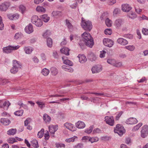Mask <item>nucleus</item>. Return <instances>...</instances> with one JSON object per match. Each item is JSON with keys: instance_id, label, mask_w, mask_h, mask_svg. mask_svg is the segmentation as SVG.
Listing matches in <instances>:
<instances>
[{"instance_id": "obj_1", "label": "nucleus", "mask_w": 148, "mask_h": 148, "mask_svg": "<svg viewBox=\"0 0 148 148\" xmlns=\"http://www.w3.org/2000/svg\"><path fill=\"white\" fill-rule=\"evenodd\" d=\"M82 40L87 47L92 48L94 45L93 38L88 32H85L82 34Z\"/></svg>"}, {"instance_id": "obj_2", "label": "nucleus", "mask_w": 148, "mask_h": 148, "mask_svg": "<svg viewBox=\"0 0 148 148\" xmlns=\"http://www.w3.org/2000/svg\"><path fill=\"white\" fill-rule=\"evenodd\" d=\"M81 26L85 30L90 31L92 28L91 22L89 21L83 20L82 18V21L81 23Z\"/></svg>"}, {"instance_id": "obj_3", "label": "nucleus", "mask_w": 148, "mask_h": 148, "mask_svg": "<svg viewBox=\"0 0 148 148\" xmlns=\"http://www.w3.org/2000/svg\"><path fill=\"white\" fill-rule=\"evenodd\" d=\"M21 66L18 61L16 60H13V67L10 70L11 73H16L18 72L19 69H21Z\"/></svg>"}, {"instance_id": "obj_4", "label": "nucleus", "mask_w": 148, "mask_h": 148, "mask_svg": "<svg viewBox=\"0 0 148 148\" xmlns=\"http://www.w3.org/2000/svg\"><path fill=\"white\" fill-rule=\"evenodd\" d=\"M125 130L122 125L118 124L116 127L114 128V132L115 133H117L120 136H121L125 133Z\"/></svg>"}, {"instance_id": "obj_5", "label": "nucleus", "mask_w": 148, "mask_h": 148, "mask_svg": "<svg viewBox=\"0 0 148 148\" xmlns=\"http://www.w3.org/2000/svg\"><path fill=\"white\" fill-rule=\"evenodd\" d=\"M31 21L32 23L38 27L41 26L43 24L42 21L37 16H33L32 18Z\"/></svg>"}, {"instance_id": "obj_6", "label": "nucleus", "mask_w": 148, "mask_h": 148, "mask_svg": "<svg viewBox=\"0 0 148 148\" xmlns=\"http://www.w3.org/2000/svg\"><path fill=\"white\" fill-rule=\"evenodd\" d=\"M20 47L18 45L15 46H12L9 45L8 47H4L3 49V53H11L12 52L13 50H17Z\"/></svg>"}, {"instance_id": "obj_7", "label": "nucleus", "mask_w": 148, "mask_h": 148, "mask_svg": "<svg viewBox=\"0 0 148 148\" xmlns=\"http://www.w3.org/2000/svg\"><path fill=\"white\" fill-rule=\"evenodd\" d=\"M105 121L109 125L113 126L114 125V118L112 116H106L105 117Z\"/></svg>"}, {"instance_id": "obj_8", "label": "nucleus", "mask_w": 148, "mask_h": 148, "mask_svg": "<svg viewBox=\"0 0 148 148\" xmlns=\"http://www.w3.org/2000/svg\"><path fill=\"white\" fill-rule=\"evenodd\" d=\"M10 103L8 101H6L5 102L2 100H0V108L3 109L5 110H7Z\"/></svg>"}, {"instance_id": "obj_9", "label": "nucleus", "mask_w": 148, "mask_h": 148, "mask_svg": "<svg viewBox=\"0 0 148 148\" xmlns=\"http://www.w3.org/2000/svg\"><path fill=\"white\" fill-rule=\"evenodd\" d=\"M103 44L105 46L112 47L114 45V41L109 38H104L103 40Z\"/></svg>"}, {"instance_id": "obj_10", "label": "nucleus", "mask_w": 148, "mask_h": 148, "mask_svg": "<svg viewBox=\"0 0 148 148\" xmlns=\"http://www.w3.org/2000/svg\"><path fill=\"white\" fill-rule=\"evenodd\" d=\"M141 136L143 138L145 137L148 134V126L144 125L142 127L141 131Z\"/></svg>"}, {"instance_id": "obj_11", "label": "nucleus", "mask_w": 148, "mask_h": 148, "mask_svg": "<svg viewBox=\"0 0 148 148\" xmlns=\"http://www.w3.org/2000/svg\"><path fill=\"white\" fill-rule=\"evenodd\" d=\"M102 69L101 66L96 65L92 67L91 71L93 73H97L101 71Z\"/></svg>"}, {"instance_id": "obj_12", "label": "nucleus", "mask_w": 148, "mask_h": 148, "mask_svg": "<svg viewBox=\"0 0 148 148\" xmlns=\"http://www.w3.org/2000/svg\"><path fill=\"white\" fill-rule=\"evenodd\" d=\"M25 32L28 34L32 33L34 31V29L32 25L30 23L26 26L25 29Z\"/></svg>"}, {"instance_id": "obj_13", "label": "nucleus", "mask_w": 148, "mask_h": 148, "mask_svg": "<svg viewBox=\"0 0 148 148\" xmlns=\"http://www.w3.org/2000/svg\"><path fill=\"white\" fill-rule=\"evenodd\" d=\"M123 24V21L121 19H116L114 23V25L117 28H119L121 27Z\"/></svg>"}, {"instance_id": "obj_14", "label": "nucleus", "mask_w": 148, "mask_h": 148, "mask_svg": "<svg viewBox=\"0 0 148 148\" xmlns=\"http://www.w3.org/2000/svg\"><path fill=\"white\" fill-rule=\"evenodd\" d=\"M117 42L123 46H125L128 44V41L123 38H119L117 40Z\"/></svg>"}, {"instance_id": "obj_15", "label": "nucleus", "mask_w": 148, "mask_h": 148, "mask_svg": "<svg viewBox=\"0 0 148 148\" xmlns=\"http://www.w3.org/2000/svg\"><path fill=\"white\" fill-rule=\"evenodd\" d=\"M10 5V3L5 2L2 3L0 5V9L1 11H5L9 7Z\"/></svg>"}, {"instance_id": "obj_16", "label": "nucleus", "mask_w": 148, "mask_h": 148, "mask_svg": "<svg viewBox=\"0 0 148 148\" xmlns=\"http://www.w3.org/2000/svg\"><path fill=\"white\" fill-rule=\"evenodd\" d=\"M62 15V12L59 11H53L51 13V16L54 18H58Z\"/></svg>"}, {"instance_id": "obj_17", "label": "nucleus", "mask_w": 148, "mask_h": 148, "mask_svg": "<svg viewBox=\"0 0 148 148\" xmlns=\"http://www.w3.org/2000/svg\"><path fill=\"white\" fill-rule=\"evenodd\" d=\"M138 121L136 119L133 117H131L128 119L126 121V123L128 124H133L136 123Z\"/></svg>"}, {"instance_id": "obj_18", "label": "nucleus", "mask_w": 148, "mask_h": 148, "mask_svg": "<svg viewBox=\"0 0 148 148\" xmlns=\"http://www.w3.org/2000/svg\"><path fill=\"white\" fill-rule=\"evenodd\" d=\"M132 8L128 4H125L122 5V9L123 11L128 12Z\"/></svg>"}, {"instance_id": "obj_19", "label": "nucleus", "mask_w": 148, "mask_h": 148, "mask_svg": "<svg viewBox=\"0 0 148 148\" xmlns=\"http://www.w3.org/2000/svg\"><path fill=\"white\" fill-rule=\"evenodd\" d=\"M79 58V62L82 63H84L87 61V58L84 55L79 54L78 56Z\"/></svg>"}, {"instance_id": "obj_20", "label": "nucleus", "mask_w": 148, "mask_h": 148, "mask_svg": "<svg viewBox=\"0 0 148 148\" xmlns=\"http://www.w3.org/2000/svg\"><path fill=\"white\" fill-rule=\"evenodd\" d=\"M88 58L91 61H95L96 59V57L94 54L92 52H90L88 55Z\"/></svg>"}, {"instance_id": "obj_21", "label": "nucleus", "mask_w": 148, "mask_h": 148, "mask_svg": "<svg viewBox=\"0 0 148 148\" xmlns=\"http://www.w3.org/2000/svg\"><path fill=\"white\" fill-rule=\"evenodd\" d=\"M75 125L79 129L83 128L85 126V125L84 123L80 121H79L76 123Z\"/></svg>"}, {"instance_id": "obj_22", "label": "nucleus", "mask_w": 148, "mask_h": 148, "mask_svg": "<svg viewBox=\"0 0 148 148\" xmlns=\"http://www.w3.org/2000/svg\"><path fill=\"white\" fill-rule=\"evenodd\" d=\"M61 52L66 56H69V51L70 49L66 47H64L60 50Z\"/></svg>"}, {"instance_id": "obj_23", "label": "nucleus", "mask_w": 148, "mask_h": 148, "mask_svg": "<svg viewBox=\"0 0 148 148\" xmlns=\"http://www.w3.org/2000/svg\"><path fill=\"white\" fill-rule=\"evenodd\" d=\"M41 19L45 22H48L49 20L50 17L47 14H44L40 16Z\"/></svg>"}, {"instance_id": "obj_24", "label": "nucleus", "mask_w": 148, "mask_h": 148, "mask_svg": "<svg viewBox=\"0 0 148 148\" xmlns=\"http://www.w3.org/2000/svg\"><path fill=\"white\" fill-rule=\"evenodd\" d=\"M1 122L5 125H9L10 123V120L8 119L3 118L1 119Z\"/></svg>"}, {"instance_id": "obj_25", "label": "nucleus", "mask_w": 148, "mask_h": 148, "mask_svg": "<svg viewBox=\"0 0 148 148\" xmlns=\"http://www.w3.org/2000/svg\"><path fill=\"white\" fill-rule=\"evenodd\" d=\"M24 50L26 53L27 54H30L33 51V49L31 47H25L24 48Z\"/></svg>"}, {"instance_id": "obj_26", "label": "nucleus", "mask_w": 148, "mask_h": 148, "mask_svg": "<svg viewBox=\"0 0 148 148\" xmlns=\"http://www.w3.org/2000/svg\"><path fill=\"white\" fill-rule=\"evenodd\" d=\"M44 121L46 123L49 122L51 121L50 117L47 114H45L43 116Z\"/></svg>"}, {"instance_id": "obj_27", "label": "nucleus", "mask_w": 148, "mask_h": 148, "mask_svg": "<svg viewBox=\"0 0 148 148\" xmlns=\"http://www.w3.org/2000/svg\"><path fill=\"white\" fill-rule=\"evenodd\" d=\"M32 145L35 148H37L39 147V146L38 145V141L36 139L33 140L31 142Z\"/></svg>"}, {"instance_id": "obj_28", "label": "nucleus", "mask_w": 148, "mask_h": 148, "mask_svg": "<svg viewBox=\"0 0 148 148\" xmlns=\"http://www.w3.org/2000/svg\"><path fill=\"white\" fill-rule=\"evenodd\" d=\"M16 132V129H11L8 130L7 132V134L9 135H13Z\"/></svg>"}, {"instance_id": "obj_29", "label": "nucleus", "mask_w": 148, "mask_h": 148, "mask_svg": "<svg viewBox=\"0 0 148 148\" xmlns=\"http://www.w3.org/2000/svg\"><path fill=\"white\" fill-rule=\"evenodd\" d=\"M51 73L53 75H56L58 73V71L57 69L54 67H52L50 69Z\"/></svg>"}, {"instance_id": "obj_30", "label": "nucleus", "mask_w": 148, "mask_h": 148, "mask_svg": "<svg viewBox=\"0 0 148 148\" xmlns=\"http://www.w3.org/2000/svg\"><path fill=\"white\" fill-rule=\"evenodd\" d=\"M53 41L51 38H48L47 39V44L48 47H51L52 45Z\"/></svg>"}, {"instance_id": "obj_31", "label": "nucleus", "mask_w": 148, "mask_h": 148, "mask_svg": "<svg viewBox=\"0 0 148 148\" xmlns=\"http://www.w3.org/2000/svg\"><path fill=\"white\" fill-rule=\"evenodd\" d=\"M44 129L42 128L38 132L37 134V136L38 138H41L43 137L44 135Z\"/></svg>"}, {"instance_id": "obj_32", "label": "nucleus", "mask_w": 148, "mask_h": 148, "mask_svg": "<svg viewBox=\"0 0 148 148\" xmlns=\"http://www.w3.org/2000/svg\"><path fill=\"white\" fill-rule=\"evenodd\" d=\"M23 110H21L15 112H14V114L16 116H21L23 115Z\"/></svg>"}, {"instance_id": "obj_33", "label": "nucleus", "mask_w": 148, "mask_h": 148, "mask_svg": "<svg viewBox=\"0 0 148 148\" xmlns=\"http://www.w3.org/2000/svg\"><path fill=\"white\" fill-rule=\"evenodd\" d=\"M36 10L39 12H45L46 11L45 9L42 7L38 6L36 8Z\"/></svg>"}, {"instance_id": "obj_34", "label": "nucleus", "mask_w": 148, "mask_h": 148, "mask_svg": "<svg viewBox=\"0 0 148 148\" xmlns=\"http://www.w3.org/2000/svg\"><path fill=\"white\" fill-rule=\"evenodd\" d=\"M49 73V70L47 69L46 68L43 69L41 71L42 74L45 76L47 75Z\"/></svg>"}, {"instance_id": "obj_35", "label": "nucleus", "mask_w": 148, "mask_h": 148, "mask_svg": "<svg viewBox=\"0 0 148 148\" xmlns=\"http://www.w3.org/2000/svg\"><path fill=\"white\" fill-rule=\"evenodd\" d=\"M99 139L97 137L90 138L89 139V141L90 142L92 143L98 141Z\"/></svg>"}, {"instance_id": "obj_36", "label": "nucleus", "mask_w": 148, "mask_h": 148, "mask_svg": "<svg viewBox=\"0 0 148 148\" xmlns=\"http://www.w3.org/2000/svg\"><path fill=\"white\" fill-rule=\"evenodd\" d=\"M77 137L75 136H74L73 137L70 138H69L66 139V141L67 142L69 143L71 142H73L75 141V139H77Z\"/></svg>"}, {"instance_id": "obj_37", "label": "nucleus", "mask_w": 148, "mask_h": 148, "mask_svg": "<svg viewBox=\"0 0 148 148\" xmlns=\"http://www.w3.org/2000/svg\"><path fill=\"white\" fill-rule=\"evenodd\" d=\"M105 23L106 25L109 27H110L112 25V21L108 18H107L105 20Z\"/></svg>"}, {"instance_id": "obj_38", "label": "nucleus", "mask_w": 148, "mask_h": 148, "mask_svg": "<svg viewBox=\"0 0 148 148\" xmlns=\"http://www.w3.org/2000/svg\"><path fill=\"white\" fill-rule=\"evenodd\" d=\"M125 48L130 51H132L134 50L135 47L133 45H129L125 47Z\"/></svg>"}, {"instance_id": "obj_39", "label": "nucleus", "mask_w": 148, "mask_h": 148, "mask_svg": "<svg viewBox=\"0 0 148 148\" xmlns=\"http://www.w3.org/2000/svg\"><path fill=\"white\" fill-rule=\"evenodd\" d=\"M49 131L50 133L52 134H54L55 132L57 131V129L54 126L49 128Z\"/></svg>"}, {"instance_id": "obj_40", "label": "nucleus", "mask_w": 148, "mask_h": 148, "mask_svg": "<svg viewBox=\"0 0 148 148\" xmlns=\"http://www.w3.org/2000/svg\"><path fill=\"white\" fill-rule=\"evenodd\" d=\"M64 63L66 65H67L71 66H73V62L68 59L65 60L64 61Z\"/></svg>"}, {"instance_id": "obj_41", "label": "nucleus", "mask_w": 148, "mask_h": 148, "mask_svg": "<svg viewBox=\"0 0 148 148\" xmlns=\"http://www.w3.org/2000/svg\"><path fill=\"white\" fill-rule=\"evenodd\" d=\"M8 142L10 144H13L14 142H17V141L14 138H10L7 140Z\"/></svg>"}, {"instance_id": "obj_42", "label": "nucleus", "mask_w": 148, "mask_h": 148, "mask_svg": "<svg viewBox=\"0 0 148 148\" xmlns=\"http://www.w3.org/2000/svg\"><path fill=\"white\" fill-rule=\"evenodd\" d=\"M93 128V126H91L90 127L89 129H86L85 130V132L88 134H89L92 132Z\"/></svg>"}, {"instance_id": "obj_43", "label": "nucleus", "mask_w": 148, "mask_h": 148, "mask_svg": "<svg viewBox=\"0 0 148 148\" xmlns=\"http://www.w3.org/2000/svg\"><path fill=\"white\" fill-rule=\"evenodd\" d=\"M66 25H67L69 29H72L73 28V26L71 23L69 22L68 20L66 19Z\"/></svg>"}, {"instance_id": "obj_44", "label": "nucleus", "mask_w": 148, "mask_h": 148, "mask_svg": "<svg viewBox=\"0 0 148 148\" xmlns=\"http://www.w3.org/2000/svg\"><path fill=\"white\" fill-rule=\"evenodd\" d=\"M123 112L122 111L118 112L115 117V120L116 121L119 120Z\"/></svg>"}, {"instance_id": "obj_45", "label": "nucleus", "mask_w": 148, "mask_h": 148, "mask_svg": "<svg viewBox=\"0 0 148 148\" xmlns=\"http://www.w3.org/2000/svg\"><path fill=\"white\" fill-rule=\"evenodd\" d=\"M143 123H140L138 125L135 126L133 129V130L136 131L138 130L139 128L142 126Z\"/></svg>"}, {"instance_id": "obj_46", "label": "nucleus", "mask_w": 148, "mask_h": 148, "mask_svg": "<svg viewBox=\"0 0 148 148\" xmlns=\"http://www.w3.org/2000/svg\"><path fill=\"white\" fill-rule=\"evenodd\" d=\"M72 124L71 123H66L64 124V126L68 129H70L71 127H73Z\"/></svg>"}, {"instance_id": "obj_47", "label": "nucleus", "mask_w": 148, "mask_h": 148, "mask_svg": "<svg viewBox=\"0 0 148 148\" xmlns=\"http://www.w3.org/2000/svg\"><path fill=\"white\" fill-rule=\"evenodd\" d=\"M19 11L23 14L25 10V8L23 5H21L19 6Z\"/></svg>"}, {"instance_id": "obj_48", "label": "nucleus", "mask_w": 148, "mask_h": 148, "mask_svg": "<svg viewBox=\"0 0 148 148\" xmlns=\"http://www.w3.org/2000/svg\"><path fill=\"white\" fill-rule=\"evenodd\" d=\"M104 33L106 35H110L112 33L111 29H107L104 31Z\"/></svg>"}, {"instance_id": "obj_49", "label": "nucleus", "mask_w": 148, "mask_h": 148, "mask_svg": "<svg viewBox=\"0 0 148 148\" xmlns=\"http://www.w3.org/2000/svg\"><path fill=\"white\" fill-rule=\"evenodd\" d=\"M36 103L41 108V109L45 107V104L44 103L42 102H37Z\"/></svg>"}, {"instance_id": "obj_50", "label": "nucleus", "mask_w": 148, "mask_h": 148, "mask_svg": "<svg viewBox=\"0 0 148 148\" xmlns=\"http://www.w3.org/2000/svg\"><path fill=\"white\" fill-rule=\"evenodd\" d=\"M129 17L131 18H134L136 17V15L133 12H131L128 15Z\"/></svg>"}, {"instance_id": "obj_51", "label": "nucleus", "mask_w": 148, "mask_h": 148, "mask_svg": "<svg viewBox=\"0 0 148 148\" xmlns=\"http://www.w3.org/2000/svg\"><path fill=\"white\" fill-rule=\"evenodd\" d=\"M101 132V130L98 128L94 129L93 131V133H100Z\"/></svg>"}, {"instance_id": "obj_52", "label": "nucleus", "mask_w": 148, "mask_h": 148, "mask_svg": "<svg viewBox=\"0 0 148 148\" xmlns=\"http://www.w3.org/2000/svg\"><path fill=\"white\" fill-rule=\"evenodd\" d=\"M84 144L82 143H79L76 145L75 146V148H83Z\"/></svg>"}, {"instance_id": "obj_53", "label": "nucleus", "mask_w": 148, "mask_h": 148, "mask_svg": "<svg viewBox=\"0 0 148 148\" xmlns=\"http://www.w3.org/2000/svg\"><path fill=\"white\" fill-rule=\"evenodd\" d=\"M143 33L145 35H148V29L146 28H143L142 30Z\"/></svg>"}, {"instance_id": "obj_54", "label": "nucleus", "mask_w": 148, "mask_h": 148, "mask_svg": "<svg viewBox=\"0 0 148 148\" xmlns=\"http://www.w3.org/2000/svg\"><path fill=\"white\" fill-rule=\"evenodd\" d=\"M120 10L119 9L117 8L115 9L113 12L114 15L116 14L120 13Z\"/></svg>"}, {"instance_id": "obj_55", "label": "nucleus", "mask_w": 148, "mask_h": 148, "mask_svg": "<svg viewBox=\"0 0 148 148\" xmlns=\"http://www.w3.org/2000/svg\"><path fill=\"white\" fill-rule=\"evenodd\" d=\"M44 136L45 137V139L46 140H48L49 138V132H47L45 134Z\"/></svg>"}, {"instance_id": "obj_56", "label": "nucleus", "mask_w": 148, "mask_h": 148, "mask_svg": "<svg viewBox=\"0 0 148 148\" xmlns=\"http://www.w3.org/2000/svg\"><path fill=\"white\" fill-rule=\"evenodd\" d=\"M7 82H8L7 80L6 79H1L0 81V84L2 85L5 84Z\"/></svg>"}, {"instance_id": "obj_57", "label": "nucleus", "mask_w": 148, "mask_h": 148, "mask_svg": "<svg viewBox=\"0 0 148 148\" xmlns=\"http://www.w3.org/2000/svg\"><path fill=\"white\" fill-rule=\"evenodd\" d=\"M124 37L129 39H132L133 38V36L131 34H125L124 35Z\"/></svg>"}, {"instance_id": "obj_58", "label": "nucleus", "mask_w": 148, "mask_h": 148, "mask_svg": "<svg viewBox=\"0 0 148 148\" xmlns=\"http://www.w3.org/2000/svg\"><path fill=\"white\" fill-rule=\"evenodd\" d=\"M90 137L87 136H84L82 138V140H83V142H86L87 140L89 141V139Z\"/></svg>"}, {"instance_id": "obj_59", "label": "nucleus", "mask_w": 148, "mask_h": 148, "mask_svg": "<svg viewBox=\"0 0 148 148\" xmlns=\"http://www.w3.org/2000/svg\"><path fill=\"white\" fill-rule=\"evenodd\" d=\"M56 147H65V145L64 144L62 143H57L56 144Z\"/></svg>"}, {"instance_id": "obj_60", "label": "nucleus", "mask_w": 148, "mask_h": 148, "mask_svg": "<svg viewBox=\"0 0 148 148\" xmlns=\"http://www.w3.org/2000/svg\"><path fill=\"white\" fill-rule=\"evenodd\" d=\"M106 53V52L105 51H103L101 52V54L100 55V57L101 58H103L105 56V54Z\"/></svg>"}, {"instance_id": "obj_61", "label": "nucleus", "mask_w": 148, "mask_h": 148, "mask_svg": "<svg viewBox=\"0 0 148 148\" xmlns=\"http://www.w3.org/2000/svg\"><path fill=\"white\" fill-rule=\"evenodd\" d=\"M53 56L55 58H58V55L57 52L56 51H53Z\"/></svg>"}, {"instance_id": "obj_62", "label": "nucleus", "mask_w": 148, "mask_h": 148, "mask_svg": "<svg viewBox=\"0 0 148 148\" xmlns=\"http://www.w3.org/2000/svg\"><path fill=\"white\" fill-rule=\"evenodd\" d=\"M80 98L82 100H90V99H89L88 97H86L84 95L81 96L80 97Z\"/></svg>"}, {"instance_id": "obj_63", "label": "nucleus", "mask_w": 148, "mask_h": 148, "mask_svg": "<svg viewBox=\"0 0 148 148\" xmlns=\"http://www.w3.org/2000/svg\"><path fill=\"white\" fill-rule=\"evenodd\" d=\"M65 71L69 72H72L73 71V69L72 68L68 66V68L66 69Z\"/></svg>"}, {"instance_id": "obj_64", "label": "nucleus", "mask_w": 148, "mask_h": 148, "mask_svg": "<svg viewBox=\"0 0 148 148\" xmlns=\"http://www.w3.org/2000/svg\"><path fill=\"white\" fill-rule=\"evenodd\" d=\"M79 45L82 49H83L84 48V44L80 41L79 43Z\"/></svg>"}]
</instances>
